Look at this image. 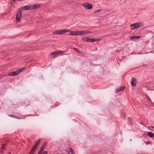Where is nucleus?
Wrapping results in <instances>:
<instances>
[{"label": "nucleus", "instance_id": "nucleus-25", "mask_svg": "<svg viewBox=\"0 0 154 154\" xmlns=\"http://www.w3.org/2000/svg\"><path fill=\"white\" fill-rule=\"evenodd\" d=\"M100 11H101V10H100V9L96 10L95 11L94 13L100 12Z\"/></svg>", "mask_w": 154, "mask_h": 154}, {"label": "nucleus", "instance_id": "nucleus-24", "mask_svg": "<svg viewBox=\"0 0 154 154\" xmlns=\"http://www.w3.org/2000/svg\"><path fill=\"white\" fill-rule=\"evenodd\" d=\"M44 149L40 148V150L39 152H38V153L40 154H42L43 152V151Z\"/></svg>", "mask_w": 154, "mask_h": 154}, {"label": "nucleus", "instance_id": "nucleus-4", "mask_svg": "<svg viewBox=\"0 0 154 154\" xmlns=\"http://www.w3.org/2000/svg\"><path fill=\"white\" fill-rule=\"evenodd\" d=\"M83 6L86 9H91L92 8V5L90 3H85L83 4Z\"/></svg>", "mask_w": 154, "mask_h": 154}, {"label": "nucleus", "instance_id": "nucleus-6", "mask_svg": "<svg viewBox=\"0 0 154 154\" xmlns=\"http://www.w3.org/2000/svg\"><path fill=\"white\" fill-rule=\"evenodd\" d=\"M71 33L69 34L70 35H80V31H71Z\"/></svg>", "mask_w": 154, "mask_h": 154}, {"label": "nucleus", "instance_id": "nucleus-8", "mask_svg": "<svg viewBox=\"0 0 154 154\" xmlns=\"http://www.w3.org/2000/svg\"><path fill=\"white\" fill-rule=\"evenodd\" d=\"M136 83L137 81L135 78H132V81L131 82L132 85L134 87L136 85Z\"/></svg>", "mask_w": 154, "mask_h": 154}, {"label": "nucleus", "instance_id": "nucleus-26", "mask_svg": "<svg viewBox=\"0 0 154 154\" xmlns=\"http://www.w3.org/2000/svg\"><path fill=\"white\" fill-rule=\"evenodd\" d=\"M48 153V152L47 151H44L42 153V154H47Z\"/></svg>", "mask_w": 154, "mask_h": 154}, {"label": "nucleus", "instance_id": "nucleus-17", "mask_svg": "<svg viewBox=\"0 0 154 154\" xmlns=\"http://www.w3.org/2000/svg\"><path fill=\"white\" fill-rule=\"evenodd\" d=\"M147 135L151 137H152L154 136V134L153 133L150 132H147Z\"/></svg>", "mask_w": 154, "mask_h": 154}, {"label": "nucleus", "instance_id": "nucleus-27", "mask_svg": "<svg viewBox=\"0 0 154 154\" xmlns=\"http://www.w3.org/2000/svg\"><path fill=\"white\" fill-rule=\"evenodd\" d=\"M59 53V54H62V53H63L64 52L63 51H57Z\"/></svg>", "mask_w": 154, "mask_h": 154}, {"label": "nucleus", "instance_id": "nucleus-11", "mask_svg": "<svg viewBox=\"0 0 154 154\" xmlns=\"http://www.w3.org/2000/svg\"><path fill=\"white\" fill-rule=\"evenodd\" d=\"M125 88V86H123L121 87L120 88L116 89V92L118 93L120 91H123Z\"/></svg>", "mask_w": 154, "mask_h": 154}, {"label": "nucleus", "instance_id": "nucleus-20", "mask_svg": "<svg viewBox=\"0 0 154 154\" xmlns=\"http://www.w3.org/2000/svg\"><path fill=\"white\" fill-rule=\"evenodd\" d=\"M88 37H83L82 38V40L84 42H87Z\"/></svg>", "mask_w": 154, "mask_h": 154}, {"label": "nucleus", "instance_id": "nucleus-13", "mask_svg": "<svg viewBox=\"0 0 154 154\" xmlns=\"http://www.w3.org/2000/svg\"><path fill=\"white\" fill-rule=\"evenodd\" d=\"M59 54V53L57 51H54L51 53L49 54V56L51 57L53 56H56L57 54Z\"/></svg>", "mask_w": 154, "mask_h": 154}, {"label": "nucleus", "instance_id": "nucleus-29", "mask_svg": "<svg viewBox=\"0 0 154 154\" xmlns=\"http://www.w3.org/2000/svg\"><path fill=\"white\" fill-rule=\"evenodd\" d=\"M73 49L76 51H78V49H77V48H74Z\"/></svg>", "mask_w": 154, "mask_h": 154}, {"label": "nucleus", "instance_id": "nucleus-19", "mask_svg": "<svg viewBox=\"0 0 154 154\" xmlns=\"http://www.w3.org/2000/svg\"><path fill=\"white\" fill-rule=\"evenodd\" d=\"M47 143L46 142H45L43 144V145L41 146V148L44 149V148L45 147Z\"/></svg>", "mask_w": 154, "mask_h": 154}, {"label": "nucleus", "instance_id": "nucleus-16", "mask_svg": "<svg viewBox=\"0 0 154 154\" xmlns=\"http://www.w3.org/2000/svg\"><path fill=\"white\" fill-rule=\"evenodd\" d=\"M141 36H134L131 37V38L132 39H138L140 38Z\"/></svg>", "mask_w": 154, "mask_h": 154}, {"label": "nucleus", "instance_id": "nucleus-9", "mask_svg": "<svg viewBox=\"0 0 154 154\" xmlns=\"http://www.w3.org/2000/svg\"><path fill=\"white\" fill-rule=\"evenodd\" d=\"M98 39H94L93 38H87V42H94L95 41H98Z\"/></svg>", "mask_w": 154, "mask_h": 154}, {"label": "nucleus", "instance_id": "nucleus-23", "mask_svg": "<svg viewBox=\"0 0 154 154\" xmlns=\"http://www.w3.org/2000/svg\"><path fill=\"white\" fill-rule=\"evenodd\" d=\"M38 146H37L36 144H34L33 147H32V149L35 150L36 147Z\"/></svg>", "mask_w": 154, "mask_h": 154}, {"label": "nucleus", "instance_id": "nucleus-10", "mask_svg": "<svg viewBox=\"0 0 154 154\" xmlns=\"http://www.w3.org/2000/svg\"><path fill=\"white\" fill-rule=\"evenodd\" d=\"M91 33V32L89 31H80V35L86 34Z\"/></svg>", "mask_w": 154, "mask_h": 154}, {"label": "nucleus", "instance_id": "nucleus-7", "mask_svg": "<svg viewBox=\"0 0 154 154\" xmlns=\"http://www.w3.org/2000/svg\"><path fill=\"white\" fill-rule=\"evenodd\" d=\"M66 151L69 154H73L74 151L70 147H68L66 149Z\"/></svg>", "mask_w": 154, "mask_h": 154}, {"label": "nucleus", "instance_id": "nucleus-1", "mask_svg": "<svg viewBox=\"0 0 154 154\" xmlns=\"http://www.w3.org/2000/svg\"><path fill=\"white\" fill-rule=\"evenodd\" d=\"M40 6L38 5L31 4L28 5L23 6L18 9L19 12H21L23 10H30L36 9L39 8Z\"/></svg>", "mask_w": 154, "mask_h": 154}, {"label": "nucleus", "instance_id": "nucleus-15", "mask_svg": "<svg viewBox=\"0 0 154 154\" xmlns=\"http://www.w3.org/2000/svg\"><path fill=\"white\" fill-rule=\"evenodd\" d=\"M25 68H20V69H17V73L18 74H19V73L23 71V70Z\"/></svg>", "mask_w": 154, "mask_h": 154}, {"label": "nucleus", "instance_id": "nucleus-21", "mask_svg": "<svg viewBox=\"0 0 154 154\" xmlns=\"http://www.w3.org/2000/svg\"><path fill=\"white\" fill-rule=\"evenodd\" d=\"M40 141H41V139H39L38 140L37 142H36L35 144H36L37 146H38L39 144L40 143Z\"/></svg>", "mask_w": 154, "mask_h": 154}, {"label": "nucleus", "instance_id": "nucleus-28", "mask_svg": "<svg viewBox=\"0 0 154 154\" xmlns=\"http://www.w3.org/2000/svg\"><path fill=\"white\" fill-rule=\"evenodd\" d=\"M12 0H11V1H10V4H12L13 2H14L13 1H12Z\"/></svg>", "mask_w": 154, "mask_h": 154}, {"label": "nucleus", "instance_id": "nucleus-22", "mask_svg": "<svg viewBox=\"0 0 154 154\" xmlns=\"http://www.w3.org/2000/svg\"><path fill=\"white\" fill-rule=\"evenodd\" d=\"M35 150L32 149L29 154H33Z\"/></svg>", "mask_w": 154, "mask_h": 154}, {"label": "nucleus", "instance_id": "nucleus-3", "mask_svg": "<svg viewBox=\"0 0 154 154\" xmlns=\"http://www.w3.org/2000/svg\"><path fill=\"white\" fill-rule=\"evenodd\" d=\"M143 26V24L142 23L140 22H137L133 24H131V27L132 29L133 30L137 28L140 26Z\"/></svg>", "mask_w": 154, "mask_h": 154}, {"label": "nucleus", "instance_id": "nucleus-12", "mask_svg": "<svg viewBox=\"0 0 154 154\" xmlns=\"http://www.w3.org/2000/svg\"><path fill=\"white\" fill-rule=\"evenodd\" d=\"M8 75L10 76H16L18 75L17 70L14 72H9Z\"/></svg>", "mask_w": 154, "mask_h": 154}, {"label": "nucleus", "instance_id": "nucleus-30", "mask_svg": "<svg viewBox=\"0 0 154 154\" xmlns=\"http://www.w3.org/2000/svg\"><path fill=\"white\" fill-rule=\"evenodd\" d=\"M8 154H11V153L10 152H9L8 153Z\"/></svg>", "mask_w": 154, "mask_h": 154}, {"label": "nucleus", "instance_id": "nucleus-5", "mask_svg": "<svg viewBox=\"0 0 154 154\" xmlns=\"http://www.w3.org/2000/svg\"><path fill=\"white\" fill-rule=\"evenodd\" d=\"M22 14V13L20 11L16 15V21L18 23L20 21V19L21 17Z\"/></svg>", "mask_w": 154, "mask_h": 154}, {"label": "nucleus", "instance_id": "nucleus-14", "mask_svg": "<svg viewBox=\"0 0 154 154\" xmlns=\"http://www.w3.org/2000/svg\"><path fill=\"white\" fill-rule=\"evenodd\" d=\"M8 116L11 117H13L15 118L18 119H21L22 118H20L19 117H18L17 116L15 115H12L11 114L9 115Z\"/></svg>", "mask_w": 154, "mask_h": 154}, {"label": "nucleus", "instance_id": "nucleus-2", "mask_svg": "<svg viewBox=\"0 0 154 154\" xmlns=\"http://www.w3.org/2000/svg\"><path fill=\"white\" fill-rule=\"evenodd\" d=\"M68 32H69L68 29L60 30L55 31L53 32V34L55 35H61Z\"/></svg>", "mask_w": 154, "mask_h": 154}, {"label": "nucleus", "instance_id": "nucleus-18", "mask_svg": "<svg viewBox=\"0 0 154 154\" xmlns=\"http://www.w3.org/2000/svg\"><path fill=\"white\" fill-rule=\"evenodd\" d=\"M5 149V145L4 144H3L1 147V150L0 152L2 153L3 151Z\"/></svg>", "mask_w": 154, "mask_h": 154}]
</instances>
